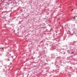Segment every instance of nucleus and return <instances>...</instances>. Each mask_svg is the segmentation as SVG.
<instances>
[{
    "mask_svg": "<svg viewBox=\"0 0 77 77\" xmlns=\"http://www.w3.org/2000/svg\"><path fill=\"white\" fill-rule=\"evenodd\" d=\"M75 23H76V24H77V21H76Z\"/></svg>",
    "mask_w": 77,
    "mask_h": 77,
    "instance_id": "1",
    "label": "nucleus"
},
{
    "mask_svg": "<svg viewBox=\"0 0 77 77\" xmlns=\"http://www.w3.org/2000/svg\"><path fill=\"white\" fill-rule=\"evenodd\" d=\"M72 53H73V52H72L71 54H72Z\"/></svg>",
    "mask_w": 77,
    "mask_h": 77,
    "instance_id": "2",
    "label": "nucleus"
},
{
    "mask_svg": "<svg viewBox=\"0 0 77 77\" xmlns=\"http://www.w3.org/2000/svg\"><path fill=\"white\" fill-rule=\"evenodd\" d=\"M73 11V9H72L71 11Z\"/></svg>",
    "mask_w": 77,
    "mask_h": 77,
    "instance_id": "3",
    "label": "nucleus"
}]
</instances>
